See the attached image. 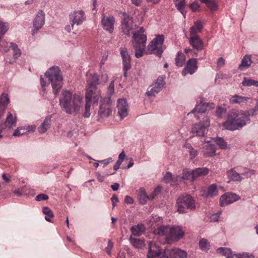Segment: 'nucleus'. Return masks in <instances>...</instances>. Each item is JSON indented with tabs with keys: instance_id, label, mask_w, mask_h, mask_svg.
Segmentation results:
<instances>
[{
	"instance_id": "obj_1",
	"label": "nucleus",
	"mask_w": 258,
	"mask_h": 258,
	"mask_svg": "<svg viewBox=\"0 0 258 258\" xmlns=\"http://www.w3.org/2000/svg\"><path fill=\"white\" fill-rule=\"evenodd\" d=\"M249 116L248 111L232 109L228 112L223 126L225 129L230 131L240 130L250 122Z\"/></svg>"
},
{
	"instance_id": "obj_2",
	"label": "nucleus",
	"mask_w": 258,
	"mask_h": 258,
	"mask_svg": "<svg viewBox=\"0 0 258 258\" xmlns=\"http://www.w3.org/2000/svg\"><path fill=\"white\" fill-rule=\"evenodd\" d=\"M62 98L60 99L61 107L68 114H77L80 110L83 98L79 95L75 94L72 99V94L69 91H63Z\"/></svg>"
},
{
	"instance_id": "obj_3",
	"label": "nucleus",
	"mask_w": 258,
	"mask_h": 258,
	"mask_svg": "<svg viewBox=\"0 0 258 258\" xmlns=\"http://www.w3.org/2000/svg\"><path fill=\"white\" fill-rule=\"evenodd\" d=\"M147 39V35L143 27L140 28L138 30L133 33L132 44L137 58H140L144 55Z\"/></svg>"
},
{
	"instance_id": "obj_4",
	"label": "nucleus",
	"mask_w": 258,
	"mask_h": 258,
	"mask_svg": "<svg viewBox=\"0 0 258 258\" xmlns=\"http://www.w3.org/2000/svg\"><path fill=\"white\" fill-rule=\"evenodd\" d=\"M164 233L161 238L160 242L162 243H171L178 241L182 238L185 233L179 226L166 225L164 229Z\"/></svg>"
},
{
	"instance_id": "obj_5",
	"label": "nucleus",
	"mask_w": 258,
	"mask_h": 258,
	"mask_svg": "<svg viewBox=\"0 0 258 258\" xmlns=\"http://www.w3.org/2000/svg\"><path fill=\"white\" fill-rule=\"evenodd\" d=\"M45 75L51 83L53 93L56 96L61 88L63 80L60 74L59 68L58 67H52L45 73Z\"/></svg>"
},
{
	"instance_id": "obj_6",
	"label": "nucleus",
	"mask_w": 258,
	"mask_h": 258,
	"mask_svg": "<svg viewBox=\"0 0 258 258\" xmlns=\"http://www.w3.org/2000/svg\"><path fill=\"white\" fill-rule=\"evenodd\" d=\"M147 225L150 230L155 235L160 238H162L166 225H163V220L161 217L157 215L151 217L147 222Z\"/></svg>"
},
{
	"instance_id": "obj_7",
	"label": "nucleus",
	"mask_w": 258,
	"mask_h": 258,
	"mask_svg": "<svg viewBox=\"0 0 258 258\" xmlns=\"http://www.w3.org/2000/svg\"><path fill=\"white\" fill-rule=\"evenodd\" d=\"M177 212L180 214L188 212L196 208L195 201L189 195L179 197L176 202Z\"/></svg>"
},
{
	"instance_id": "obj_8",
	"label": "nucleus",
	"mask_w": 258,
	"mask_h": 258,
	"mask_svg": "<svg viewBox=\"0 0 258 258\" xmlns=\"http://www.w3.org/2000/svg\"><path fill=\"white\" fill-rule=\"evenodd\" d=\"M170 252V247L166 248L162 251L156 243L150 241L149 243L148 258H171Z\"/></svg>"
},
{
	"instance_id": "obj_9",
	"label": "nucleus",
	"mask_w": 258,
	"mask_h": 258,
	"mask_svg": "<svg viewBox=\"0 0 258 258\" xmlns=\"http://www.w3.org/2000/svg\"><path fill=\"white\" fill-rule=\"evenodd\" d=\"M164 38L163 35H158L154 38L147 46V53L155 54L159 57L163 53V44Z\"/></svg>"
},
{
	"instance_id": "obj_10",
	"label": "nucleus",
	"mask_w": 258,
	"mask_h": 258,
	"mask_svg": "<svg viewBox=\"0 0 258 258\" xmlns=\"http://www.w3.org/2000/svg\"><path fill=\"white\" fill-rule=\"evenodd\" d=\"M115 23V19L111 15L108 16L106 15L104 13H102L101 17V24L103 29L112 34L114 29V24Z\"/></svg>"
},
{
	"instance_id": "obj_11",
	"label": "nucleus",
	"mask_w": 258,
	"mask_h": 258,
	"mask_svg": "<svg viewBox=\"0 0 258 258\" xmlns=\"http://www.w3.org/2000/svg\"><path fill=\"white\" fill-rule=\"evenodd\" d=\"M209 125V119L208 117H206L205 120H203V122L200 121L199 124H195L192 127L191 132L195 136L204 137Z\"/></svg>"
},
{
	"instance_id": "obj_12",
	"label": "nucleus",
	"mask_w": 258,
	"mask_h": 258,
	"mask_svg": "<svg viewBox=\"0 0 258 258\" xmlns=\"http://www.w3.org/2000/svg\"><path fill=\"white\" fill-rule=\"evenodd\" d=\"M210 105L209 103H205L204 100H202L196 105L194 109L191 111V113L194 114L195 117L198 119L203 118V120H205V118L208 117L204 113L208 110Z\"/></svg>"
},
{
	"instance_id": "obj_13",
	"label": "nucleus",
	"mask_w": 258,
	"mask_h": 258,
	"mask_svg": "<svg viewBox=\"0 0 258 258\" xmlns=\"http://www.w3.org/2000/svg\"><path fill=\"white\" fill-rule=\"evenodd\" d=\"M111 103L110 98H105L101 104L99 110L98 115L100 118L108 117L111 113Z\"/></svg>"
},
{
	"instance_id": "obj_14",
	"label": "nucleus",
	"mask_w": 258,
	"mask_h": 258,
	"mask_svg": "<svg viewBox=\"0 0 258 258\" xmlns=\"http://www.w3.org/2000/svg\"><path fill=\"white\" fill-rule=\"evenodd\" d=\"M120 27L125 35L130 36L134 29L133 18L129 16H125L121 21Z\"/></svg>"
},
{
	"instance_id": "obj_15",
	"label": "nucleus",
	"mask_w": 258,
	"mask_h": 258,
	"mask_svg": "<svg viewBox=\"0 0 258 258\" xmlns=\"http://www.w3.org/2000/svg\"><path fill=\"white\" fill-rule=\"evenodd\" d=\"M244 170L245 171L244 172H242L239 174L234 169H230L227 172L228 177L232 180L235 181H240L242 179V177L240 175L244 176L246 177H248L250 176L251 175L254 174V171L253 170H250L248 169H244Z\"/></svg>"
},
{
	"instance_id": "obj_16",
	"label": "nucleus",
	"mask_w": 258,
	"mask_h": 258,
	"mask_svg": "<svg viewBox=\"0 0 258 258\" xmlns=\"http://www.w3.org/2000/svg\"><path fill=\"white\" fill-rule=\"evenodd\" d=\"M239 197L235 194L231 192L225 193L221 196L220 198V204L221 206H224L230 204L239 199Z\"/></svg>"
},
{
	"instance_id": "obj_17",
	"label": "nucleus",
	"mask_w": 258,
	"mask_h": 258,
	"mask_svg": "<svg viewBox=\"0 0 258 258\" xmlns=\"http://www.w3.org/2000/svg\"><path fill=\"white\" fill-rule=\"evenodd\" d=\"M70 20L75 25H80L86 20V16L82 10L75 11L70 15Z\"/></svg>"
},
{
	"instance_id": "obj_18",
	"label": "nucleus",
	"mask_w": 258,
	"mask_h": 258,
	"mask_svg": "<svg viewBox=\"0 0 258 258\" xmlns=\"http://www.w3.org/2000/svg\"><path fill=\"white\" fill-rule=\"evenodd\" d=\"M45 23V14L42 11H40L36 16L33 21V34L41 29Z\"/></svg>"
},
{
	"instance_id": "obj_19",
	"label": "nucleus",
	"mask_w": 258,
	"mask_h": 258,
	"mask_svg": "<svg viewBox=\"0 0 258 258\" xmlns=\"http://www.w3.org/2000/svg\"><path fill=\"white\" fill-rule=\"evenodd\" d=\"M197 60L196 58L189 59L182 72V75L185 76L187 74H193L197 70Z\"/></svg>"
},
{
	"instance_id": "obj_20",
	"label": "nucleus",
	"mask_w": 258,
	"mask_h": 258,
	"mask_svg": "<svg viewBox=\"0 0 258 258\" xmlns=\"http://www.w3.org/2000/svg\"><path fill=\"white\" fill-rule=\"evenodd\" d=\"M120 53L122 59L123 70L127 71L131 69V57L126 48L121 47Z\"/></svg>"
},
{
	"instance_id": "obj_21",
	"label": "nucleus",
	"mask_w": 258,
	"mask_h": 258,
	"mask_svg": "<svg viewBox=\"0 0 258 258\" xmlns=\"http://www.w3.org/2000/svg\"><path fill=\"white\" fill-rule=\"evenodd\" d=\"M118 112L121 118L126 117L128 114V105L124 99H119L118 100Z\"/></svg>"
},
{
	"instance_id": "obj_22",
	"label": "nucleus",
	"mask_w": 258,
	"mask_h": 258,
	"mask_svg": "<svg viewBox=\"0 0 258 258\" xmlns=\"http://www.w3.org/2000/svg\"><path fill=\"white\" fill-rule=\"evenodd\" d=\"M189 43L195 49L202 50L204 48V42L199 36H189Z\"/></svg>"
},
{
	"instance_id": "obj_23",
	"label": "nucleus",
	"mask_w": 258,
	"mask_h": 258,
	"mask_svg": "<svg viewBox=\"0 0 258 258\" xmlns=\"http://www.w3.org/2000/svg\"><path fill=\"white\" fill-rule=\"evenodd\" d=\"M203 26V21L198 20L195 22L194 25L189 29V36H199L198 34L202 31Z\"/></svg>"
},
{
	"instance_id": "obj_24",
	"label": "nucleus",
	"mask_w": 258,
	"mask_h": 258,
	"mask_svg": "<svg viewBox=\"0 0 258 258\" xmlns=\"http://www.w3.org/2000/svg\"><path fill=\"white\" fill-rule=\"evenodd\" d=\"M250 98L245 96H242L237 94L232 95L229 99L231 104H238L239 105L246 104Z\"/></svg>"
},
{
	"instance_id": "obj_25",
	"label": "nucleus",
	"mask_w": 258,
	"mask_h": 258,
	"mask_svg": "<svg viewBox=\"0 0 258 258\" xmlns=\"http://www.w3.org/2000/svg\"><path fill=\"white\" fill-rule=\"evenodd\" d=\"M87 83L89 86L88 89H98L97 86L99 84L98 75L96 73L89 75Z\"/></svg>"
},
{
	"instance_id": "obj_26",
	"label": "nucleus",
	"mask_w": 258,
	"mask_h": 258,
	"mask_svg": "<svg viewBox=\"0 0 258 258\" xmlns=\"http://www.w3.org/2000/svg\"><path fill=\"white\" fill-rule=\"evenodd\" d=\"M207 145L204 147L203 152L205 157H213L215 155V148L214 145L211 144V141H208Z\"/></svg>"
},
{
	"instance_id": "obj_27",
	"label": "nucleus",
	"mask_w": 258,
	"mask_h": 258,
	"mask_svg": "<svg viewBox=\"0 0 258 258\" xmlns=\"http://www.w3.org/2000/svg\"><path fill=\"white\" fill-rule=\"evenodd\" d=\"M138 201L140 204L145 205L148 200H150V196L147 194L146 190L143 187H141L138 190Z\"/></svg>"
},
{
	"instance_id": "obj_28",
	"label": "nucleus",
	"mask_w": 258,
	"mask_h": 258,
	"mask_svg": "<svg viewBox=\"0 0 258 258\" xmlns=\"http://www.w3.org/2000/svg\"><path fill=\"white\" fill-rule=\"evenodd\" d=\"M10 102L8 94L3 93L0 96V116L3 115L7 105Z\"/></svg>"
},
{
	"instance_id": "obj_29",
	"label": "nucleus",
	"mask_w": 258,
	"mask_h": 258,
	"mask_svg": "<svg viewBox=\"0 0 258 258\" xmlns=\"http://www.w3.org/2000/svg\"><path fill=\"white\" fill-rule=\"evenodd\" d=\"M51 122V116H47L43 122L41 123L40 126L38 127V131L40 134L45 133L47 130L49 128Z\"/></svg>"
},
{
	"instance_id": "obj_30",
	"label": "nucleus",
	"mask_w": 258,
	"mask_h": 258,
	"mask_svg": "<svg viewBox=\"0 0 258 258\" xmlns=\"http://www.w3.org/2000/svg\"><path fill=\"white\" fill-rule=\"evenodd\" d=\"M90 92L91 95V102L97 104L98 101L101 98L100 92L98 89H88L86 94Z\"/></svg>"
},
{
	"instance_id": "obj_31",
	"label": "nucleus",
	"mask_w": 258,
	"mask_h": 258,
	"mask_svg": "<svg viewBox=\"0 0 258 258\" xmlns=\"http://www.w3.org/2000/svg\"><path fill=\"white\" fill-rule=\"evenodd\" d=\"M85 111L83 114V116L85 118H88L90 116V109L91 104V95L90 92L85 95Z\"/></svg>"
},
{
	"instance_id": "obj_32",
	"label": "nucleus",
	"mask_w": 258,
	"mask_h": 258,
	"mask_svg": "<svg viewBox=\"0 0 258 258\" xmlns=\"http://www.w3.org/2000/svg\"><path fill=\"white\" fill-rule=\"evenodd\" d=\"M209 169L207 167L198 168L192 170V180L198 177L205 176L209 173Z\"/></svg>"
},
{
	"instance_id": "obj_33",
	"label": "nucleus",
	"mask_w": 258,
	"mask_h": 258,
	"mask_svg": "<svg viewBox=\"0 0 258 258\" xmlns=\"http://www.w3.org/2000/svg\"><path fill=\"white\" fill-rule=\"evenodd\" d=\"M17 118L16 116H13L12 114L9 112L8 113L6 121L5 122V125L9 128H12L15 127L16 125Z\"/></svg>"
},
{
	"instance_id": "obj_34",
	"label": "nucleus",
	"mask_w": 258,
	"mask_h": 258,
	"mask_svg": "<svg viewBox=\"0 0 258 258\" xmlns=\"http://www.w3.org/2000/svg\"><path fill=\"white\" fill-rule=\"evenodd\" d=\"M174 3L176 9L180 12L184 18H185L186 11L185 10L186 2L185 0H174Z\"/></svg>"
},
{
	"instance_id": "obj_35",
	"label": "nucleus",
	"mask_w": 258,
	"mask_h": 258,
	"mask_svg": "<svg viewBox=\"0 0 258 258\" xmlns=\"http://www.w3.org/2000/svg\"><path fill=\"white\" fill-rule=\"evenodd\" d=\"M252 63L251 55H245L241 60V63L239 64L238 68L240 70L248 68Z\"/></svg>"
},
{
	"instance_id": "obj_36",
	"label": "nucleus",
	"mask_w": 258,
	"mask_h": 258,
	"mask_svg": "<svg viewBox=\"0 0 258 258\" xmlns=\"http://www.w3.org/2000/svg\"><path fill=\"white\" fill-rule=\"evenodd\" d=\"M175 179L176 181H180L181 180H192V170L189 169H184L183 170L182 175L177 176L176 177Z\"/></svg>"
},
{
	"instance_id": "obj_37",
	"label": "nucleus",
	"mask_w": 258,
	"mask_h": 258,
	"mask_svg": "<svg viewBox=\"0 0 258 258\" xmlns=\"http://www.w3.org/2000/svg\"><path fill=\"white\" fill-rule=\"evenodd\" d=\"M9 29V25L7 23L3 22L0 21V42L3 44H5L6 43V41L2 40L3 36L7 32ZM3 49L0 48V50Z\"/></svg>"
},
{
	"instance_id": "obj_38",
	"label": "nucleus",
	"mask_w": 258,
	"mask_h": 258,
	"mask_svg": "<svg viewBox=\"0 0 258 258\" xmlns=\"http://www.w3.org/2000/svg\"><path fill=\"white\" fill-rule=\"evenodd\" d=\"M205 194L207 197H213L218 195V190L217 185L215 184H212L210 185L207 188V190Z\"/></svg>"
},
{
	"instance_id": "obj_39",
	"label": "nucleus",
	"mask_w": 258,
	"mask_h": 258,
	"mask_svg": "<svg viewBox=\"0 0 258 258\" xmlns=\"http://www.w3.org/2000/svg\"><path fill=\"white\" fill-rule=\"evenodd\" d=\"M130 240L133 246L137 248H142L145 245L144 240L142 239L130 237Z\"/></svg>"
},
{
	"instance_id": "obj_40",
	"label": "nucleus",
	"mask_w": 258,
	"mask_h": 258,
	"mask_svg": "<svg viewBox=\"0 0 258 258\" xmlns=\"http://www.w3.org/2000/svg\"><path fill=\"white\" fill-rule=\"evenodd\" d=\"M132 234L135 236H140L144 232L145 230V227L143 225H137L135 226H133L131 229Z\"/></svg>"
},
{
	"instance_id": "obj_41",
	"label": "nucleus",
	"mask_w": 258,
	"mask_h": 258,
	"mask_svg": "<svg viewBox=\"0 0 258 258\" xmlns=\"http://www.w3.org/2000/svg\"><path fill=\"white\" fill-rule=\"evenodd\" d=\"M161 90L160 87L158 88L157 86L152 84L148 88L146 94L149 97L154 96Z\"/></svg>"
},
{
	"instance_id": "obj_42",
	"label": "nucleus",
	"mask_w": 258,
	"mask_h": 258,
	"mask_svg": "<svg viewBox=\"0 0 258 258\" xmlns=\"http://www.w3.org/2000/svg\"><path fill=\"white\" fill-rule=\"evenodd\" d=\"M217 251L226 258H233L231 250L230 248L220 247L217 249Z\"/></svg>"
},
{
	"instance_id": "obj_43",
	"label": "nucleus",
	"mask_w": 258,
	"mask_h": 258,
	"mask_svg": "<svg viewBox=\"0 0 258 258\" xmlns=\"http://www.w3.org/2000/svg\"><path fill=\"white\" fill-rule=\"evenodd\" d=\"M185 61V55L181 52H178L175 58V64L178 67L183 66Z\"/></svg>"
},
{
	"instance_id": "obj_44",
	"label": "nucleus",
	"mask_w": 258,
	"mask_h": 258,
	"mask_svg": "<svg viewBox=\"0 0 258 258\" xmlns=\"http://www.w3.org/2000/svg\"><path fill=\"white\" fill-rule=\"evenodd\" d=\"M212 141L215 143L221 149H226L227 148L226 143L222 138H213Z\"/></svg>"
},
{
	"instance_id": "obj_45",
	"label": "nucleus",
	"mask_w": 258,
	"mask_h": 258,
	"mask_svg": "<svg viewBox=\"0 0 258 258\" xmlns=\"http://www.w3.org/2000/svg\"><path fill=\"white\" fill-rule=\"evenodd\" d=\"M42 212L46 215L45 219L49 222H51V218L54 217L52 210L47 207H44L42 208Z\"/></svg>"
},
{
	"instance_id": "obj_46",
	"label": "nucleus",
	"mask_w": 258,
	"mask_h": 258,
	"mask_svg": "<svg viewBox=\"0 0 258 258\" xmlns=\"http://www.w3.org/2000/svg\"><path fill=\"white\" fill-rule=\"evenodd\" d=\"M207 7L212 11L218 10L219 6L215 0H209L206 4Z\"/></svg>"
},
{
	"instance_id": "obj_47",
	"label": "nucleus",
	"mask_w": 258,
	"mask_h": 258,
	"mask_svg": "<svg viewBox=\"0 0 258 258\" xmlns=\"http://www.w3.org/2000/svg\"><path fill=\"white\" fill-rule=\"evenodd\" d=\"M174 258H187V253L184 250L175 248Z\"/></svg>"
},
{
	"instance_id": "obj_48",
	"label": "nucleus",
	"mask_w": 258,
	"mask_h": 258,
	"mask_svg": "<svg viewBox=\"0 0 258 258\" xmlns=\"http://www.w3.org/2000/svg\"><path fill=\"white\" fill-rule=\"evenodd\" d=\"M165 76H161L159 77L154 85L156 86H157L158 88L160 87V89L161 90L165 84Z\"/></svg>"
},
{
	"instance_id": "obj_49",
	"label": "nucleus",
	"mask_w": 258,
	"mask_h": 258,
	"mask_svg": "<svg viewBox=\"0 0 258 258\" xmlns=\"http://www.w3.org/2000/svg\"><path fill=\"white\" fill-rule=\"evenodd\" d=\"M199 245L203 250H207L210 246L208 240L206 239H202L199 242Z\"/></svg>"
},
{
	"instance_id": "obj_50",
	"label": "nucleus",
	"mask_w": 258,
	"mask_h": 258,
	"mask_svg": "<svg viewBox=\"0 0 258 258\" xmlns=\"http://www.w3.org/2000/svg\"><path fill=\"white\" fill-rule=\"evenodd\" d=\"M11 45L14 52V57L16 58L20 57L21 54V51L18 48L17 45L14 43H11Z\"/></svg>"
},
{
	"instance_id": "obj_51",
	"label": "nucleus",
	"mask_w": 258,
	"mask_h": 258,
	"mask_svg": "<svg viewBox=\"0 0 258 258\" xmlns=\"http://www.w3.org/2000/svg\"><path fill=\"white\" fill-rule=\"evenodd\" d=\"M189 7L193 12H198L200 11V6L198 2L195 1L189 5Z\"/></svg>"
},
{
	"instance_id": "obj_52",
	"label": "nucleus",
	"mask_w": 258,
	"mask_h": 258,
	"mask_svg": "<svg viewBox=\"0 0 258 258\" xmlns=\"http://www.w3.org/2000/svg\"><path fill=\"white\" fill-rule=\"evenodd\" d=\"M162 191V187L161 186H157L154 191L151 194L150 200H153L155 197L161 193Z\"/></svg>"
},
{
	"instance_id": "obj_53",
	"label": "nucleus",
	"mask_w": 258,
	"mask_h": 258,
	"mask_svg": "<svg viewBox=\"0 0 258 258\" xmlns=\"http://www.w3.org/2000/svg\"><path fill=\"white\" fill-rule=\"evenodd\" d=\"M23 135H25V132L23 131V127L17 128L13 133V136L15 137H18Z\"/></svg>"
},
{
	"instance_id": "obj_54",
	"label": "nucleus",
	"mask_w": 258,
	"mask_h": 258,
	"mask_svg": "<svg viewBox=\"0 0 258 258\" xmlns=\"http://www.w3.org/2000/svg\"><path fill=\"white\" fill-rule=\"evenodd\" d=\"M163 180L166 182L171 183L173 180L172 174L170 172H167L164 176Z\"/></svg>"
},
{
	"instance_id": "obj_55",
	"label": "nucleus",
	"mask_w": 258,
	"mask_h": 258,
	"mask_svg": "<svg viewBox=\"0 0 258 258\" xmlns=\"http://www.w3.org/2000/svg\"><path fill=\"white\" fill-rule=\"evenodd\" d=\"M23 127V131L24 132H25V134L28 133H29V132H34L35 128H36V126L35 125H29V126H25V127Z\"/></svg>"
},
{
	"instance_id": "obj_56",
	"label": "nucleus",
	"mask_w": 258,
	"mask_h": 258,
	"mask_svg": "<svg viewBox=\"0 0 258 258\" xmlns=\"http://www.w3.org/2000/svg\"><path fill=\"white\" fill-rule=\"evenodd\" d=\"M48 199V196L44 194H41L37 195L35 198L36 201H45Z\"/></svg>"
},
{
	"instance_id": "obj_57",
	"label": "nucleus",
	"mask_w": 258,
	"mask_h": 258,
	"mask_svg": "<svg viewBox=\"0 0 258 258\" xmlns=\"http://www.w3.org/2000/svg\"><path fill=\"white\" fill-rule=\"evenodd\" d=\"M236 258H254V256L252 254L247 253H243L242 254H237L235 255Z\"/></svg>"
},
{
	"instance_id": "obj_58",
	"label": "nucleus",
	"mask_w": 258,
	"mask_h": 258,
	"mask_svg": "<svg viewBox=\"0 0 258 258\" xmlns=\"http://www.w3.org/2000/svg\"><path fill=\"white\" fill-rule=\"evenodd\" d=\"M113 246V244L110 240L108 241V244L107 247L105 248V251L108 254L110 255L111 253V249Z\"/></svg>"
},
{
	"instance_id": "obj_59",
	"label": "nucleus",
	"mask_w": 258,
	"mask_h": 258,
	"mask_svg": "<svg viewBox=\"0 0 258 258\" xmlns=\"http://www.w3.org/2000/svg\"><path fill=\"white\" fill-rule=\"evenodd\" d=\"M189 154L190 158L193 159L197 156L198 152L193 148H191L189 150Z\"/></svg>"
},
{
	"instance_id": "obj_60",
	"label": "nucleus",
	"mask_w": 258,
	"mask_h": 258,
	"mask_svg": "<svg viewBox=\"0 0 258 258\" xmlns=\"http://www.w3.org/2000/svg\"><path fill=\"white\" fill-rule=\"evenodd\" d=\"M226 112V108L221 107H219L216 110L217 115L219 117L222 116V115Z\"/></svg>"
},
{
	"instance_id": "obj_61",
	"label": "nucleus",
	"mask_w": 258,
	"mask_h": 258,
	"mask_svg": "<svg viewBox=\"0 0 258 258\" xmlns=\"http://www.w3.org/2000/svg\"><path fill=\"white\" fill-rule=\"evenodd\" d=\"M253 80L244 79L242 82V85L245 86H252Z\"/></svg>"
},
{
	"instance_id": "obj_62",
	"label": "nucleus",
	"mask_w": 258,
	"mask_h": 258,
	"mask_svg": "<svg viewBox=\"0 0 258 258\" xmlns=\"http://www.w3.org/2000/svg\"><path fill=\"white\" fill-rule=\"evenodd\" d=\"M217 67L219 68L223 67L225 65V60L223 57H220L217 60Z\"/></svg>"
},
{
	"instance_id": "obj_63",
	"label": "nucleus",
	"mask_w": 258,
	"mask_h": 258,
	"mask_svg": "<svg viewBox=\"0 0 258 258\" xmlns=\"http://www.w3.org/2000/svg\"><path fill=\"white\" fill-rule=\"evenodd\" d=\"M124 202L127 204H133L134 202L133 199L128 196H126L125 197Z\"/></svg>"
},
{
	"instance_id": "obj_64",
	"label": "nucleus",
	"mask_w": 258,
	"mask_h": 258,
	"mask_svg": "<svg viewBox=\"0 0 258 258\" xmlns=\"http://www.w3.org/2000/svg\"><path fill=\"white\" fill-rule=\"evenodd\" d=\"M125 157V153L124 152V151H122L119 155L118 156V161H119V162H121L122 163V162H123L124 158Z\"/></svg>"
}]
</instances>
